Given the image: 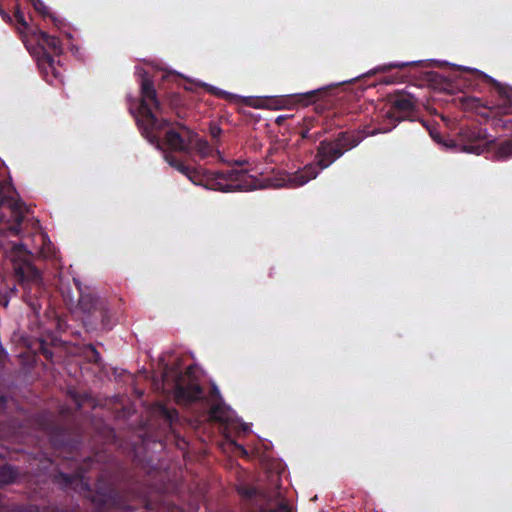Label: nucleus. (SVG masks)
<instances>
[{"instance_id": "38", "label": "nucleus", "mask_w": 512, "mask_h": 512, "mask_svg": "<svg viewBox=\"0 0 512 512\" xmlns=\"http://www.w3.org/2000/svg\"><path fill=\"white\" fill-rule=\"evenodd\" d=\"M213 390H214V392H215V393H218V390H217V388H216V387H214V389H213Z\"/></svg>"}, {"instance_id": "12", "label": "nucleus", "mask_w": 512, "mask_h": 512, "mask_svg": "<svg viewBox=\"0 0 512 512\" xmlns=\"http://www.w3.org/2000/svg\"><path fill=\"white\" fill-rule=\"evenodd\" d=\"M457 141L462 151L477 155L484 153L489 143L486 131L478 126L461 127Z\"/></svg>"}, {"instance_id": "25", "label": "nucleus", "mask_w": 512, "mask_h": 512, "mask_svg": "<svg viewBox=\"0 0 512 512\" xmlns=\"http://www.w3.org/2000/svg\"><path fill=\"white\" fill-rule=\"evenodd\" d=\"M14 17L18 24H20L23 27H27V22L25 20L23 12L20 10L19 5H15V11H14Z\"/></svg>"}, {"instance_id": "22", "label": "nucleus", "mask_w": 512, "mask_h": 512, "mask_svg": "<svg viewBox=\"0 0 512 512\" xmlns=\"http://www.w3.org/2000/svg\"><path fill=\"white\" fill-rule=\"evenodd\" d=\"M161 415L167 420L169 423H173L178 419V412L176 409H170L165 406L160 408Z\"/></svg>"}, {"instance_id": "36", "label": "nucleus", "mask_w": 512, "mask_h": 512, "mask_svg": "<svg viewBox=\"0 0 512 512\" xmlns=\"http://www.w3.org/2000/svg\"><path fill=\"white\" fill-rule=\"evenodd\" d=\"M234 164H235V165H238V166H241V165L243 164V162H241V161H235V162H234Z\"/></svg>"}, {"instance_id": "17", "label": "nucleus", "mask_w": 512, "mask_h": 512, "mask_svg": "<svg viewBox=\"0 0 512 512\" xmlns=\"http://www.w3.org/2000/svg\"><path fill=\"white\" fill-rule=\"evenodd\" d=\"M211 420L226 424L230 421V409L222 402L215 403L209 410Z\"/></svg>"}, {"instance_id": "15", "label": "nucleus", "mask_w": 512, "mask_h": 512, "mask_svg": "<svg viewBox=\"0 0 512 512\" xmlns=\"http://www.w3.org/2000/svg\"><path fill=\"white\" fill-rule=\"evenodd\" d=\"M94 459L91 457H88L82 465H80L77 469V471L73 474H66V473H58L56 476L57 482L63 484L64 486L68 487L76 482H81L84 478V474L92 469V466L94 464Z\"/></svg>"}, {"instance_id": "11", "label": "nucleus", "mask_w": 512, "mask_h": 512, "mask_svg": "<svg viewBox=\"0 0 512 512\" xmlns=\"http://www.w3.org/2000/svg\"><path fill=\"white\" fill-rule=\"evenodd\" d=\"M294 130L295 133L300 136L301 140L316 143L330 131V127L323 116L313 114L304 116L299 120L296 123Z\"/></svg>"}, {"instance_id": "4", "label": "nucleus", "mask_w": 512, "mask_h": 512, "mask_svg": "<svg viewBox=\"0 0 512 512\" xmlns=\"http://www.w3.org/2000/svg\"><path fill=\"white\" fill-rule=\"evenodd\" d=\"M193 184L220 192L250 191L256 188L255 179L243 169L212 172L202 167L192 168L183 162L176 168Z\"/></svg>"}, {"instance_id": "26", "label": "nucleus", "mask_w": 512, "mask_h": 512, "mask_svg": "<svg viewBox=\"0 0 512 512\" xmlns=\"http://www.w3.org/2000/svg\"><path fill=\"white\" fill-rule=\"evenodd\" d=\"M209 134L213 140H218L222 134V129L219 125L212 123L209 126Z\"/></svg>"}, {"instance_id": "16", "label": "nucleus", "mask_w": 512, "mask_h": 512, "mask_svg": "<svg viewBox=\"0 0 512 512\" xmlns=\"http://www.w3.org/2000/svg\"><path fill=\"white\" fill-rule=\"evenodd\" d=\"M38 40L43 46V51H48L50 54L53 53L55 56H60L62 54V43L58 37L49 35L44 31H40Z\"/></svg>"}, {"instance_id": "35", "label": "nucleus", "mask_w": 512, "mask_h": 512, "mask_svg": "<svg viewBox=\"0 0 512 512\" xmlns=\"http://www.w3.org/2000/svg\"><path fill=\"white\" fill-rule=\"evenodd\" d=\"M5 403V397L1 396L0 397V404L3 405Z\"/></svg>"}, {"instance_id": "20", "label": "nucleus", "mask_w": 512, "mask_h": 512, "mask_svg": "<svg viewBox=\"0 0 512 512\" xmlns=\"http://www.w3.org/2000/svg\"><path fill=\"white\" fill-rule=\"evenodd\" d=\"M494 157L498 161H504L512 158V141L506 140L500 143L494 151Z\"/></svg>"}, {"instance_id": "28", "label": "nucleus", "mask_w": 512, "mask_h": 512, "mask_svg": "<svg viewBox=\"0 0 512 512\" xmlns=\"http://www.w3.org/2000/svg\"><path fill=\"white\" fill-rule=\"evenodd\" d=\"M41 253L45 258H56V250L50 245H44L41 249Z\"/></svg>"}, {"instance_id": "10", "label": "nucleus", "mask_w": 512, "mask_h": 512, "mask_svg": "<svg viewBox=\"0 0 512 512\" xmlns=\"http://www.w3.org/2000/svg\"><path fill=\"white\" fill-rule=\"evenodd\" d=\"M389 103L390 108L386 112V118L393 123L392 127L401 121L411 120L417 108L416 98L405 92L391 96Z\"/></svg>"}, {"instance_id": "14", "label": "nucleus", "mask_w": 512, "mask_h": 512, "mask_svg": "<svg viewBox=\"0 0 512 512\" xmlns=\"http://www.w3.org/2000/svg\"><path fill=\"white\" fill-rule=\"evenodd\" d=\"M56 65H59V61L56 62L54 56L48 51H43L38 58V66L44 79L50 84H53L54 80L59 79L61 76Z\"/></svg>"}, {"instance_id": "3", "label": "nucleus", "mask_w": 512, "mask_h": 512, "mask_svg": "<svg viewBox=\"0 0 512 512\" xmlns=\"http://www.w3.org/2000/svg\"><path fill=\"white\" fill-rule=\"evenodd\" d=\"M96 512H110L111 509L127 512L143 507L151 510L146 491L135 482L118 487L114 483L103 484L99 480L96 494L92 498Z\"/></svg>"}, {"instance_id": "30", "label": "nucleus", "mask_w": 512, "mask_h": 512, "mask_svg": "<svg viewBox=\"0 0 512 512\" xmlns=\"http://www.w3.org/2000/svg\"><path fill=\"white\" fill-rule=\"evenodd\" d=\"M0 16L1 18L6 22V23H12V17L11 15L6 12L2 6V4L0 3Z\"/></svg>"}, {"instance_id": "8", "label": "nucleus", "mask_w": 512, "mask_h": 512, "mask_svg": "<svg viewBox=\"0 0 512 512\" xmlns=\"http://www.w3.org/2000/svg\"><path fill=\"white\" fill-rule=\"evenodd\" d=\"M73 280L79 292L78 304L80 309L95 319H99L103 329L111 330L115 325V318L108 301L91 292H84L81 283L75 278Z\"/></svg>"}, {"instance_id": "37", "label": "nucleus", "mask_w": 512, "mask_h": 512, "mask_svg": "<svg viewBox=\"0 0 512 512\" xmlns=\"http://www.w3.org/2000/svg\"><path fill=\"white\" fill-rule=\"evenodd\" d=\"M7 304H8V301H7L6 299H4V303H3V305H4V306H7Z\"/></svg>"}, {"instance_id": "27", "label": "nucleus", "mask_w": 512, "mask_h": 512, "mask_svg": "<svg viewBox=\"0 0 512 512\" xmlns=\"http://www.w3.org/2000/svg\"><path fill=\"white\" fill-rule=\"evenodd\" d=\"M463 105L465 106V108L479 107L481 105V100L473 97L464 98Z\"/></svg>"}, {"instance_id": "24", "label": "nucleus", "mask_w": 512, "mask_h": 512, "mask_svg": "<svg viewBox=\"0 0 512 512\" xmlns=\"http://www.w3.org/2000/svg\"><path fill=\"white\" fill-rule=\"evenodd\" d=\"M165 161L173 168H177L181 164V160L178 159L175 155H173L171 152H166L164 154Z\"/></svg>"}, {"instance_id": "33", "label": "nucleus", "mask_w": 512, "mask_h": 512, "mask_svg": "<svg viewBox=\"0 0 512 512\" xmlns=\"http://www.w3.org/2000/svg\"><path fill=\"white\" fill-rule=\"evenodd\" d=\"M44 355H45V357H46L47 359H49V358H51V357H52V353H51V352H49V351H46V350L44 351Z\"/></svg>"}, {"instance_id": "32", "label": "nucleus", "mask_w": 512, "mask_h": 512, "mask_svg": "<svg viewBox=\"0 0 512 512\" xmlns=\"http://www.w3.org/2000/svg\"><path fill=\"white\" fill-rule=\"evenodd\" d=\"M293 117L292 115H280L276 118L275 123L277 125H282L287 119Z\"/></svg>"}, {"instance_id": "23", "label": "nucleus", "mask_w": 512, "mask_h": 512, "mask_svg": "<svg viewBox=\"0 0 512 512\" xmlns=\"http://www.w3.org/2000/svg\"><path fill=\"white\" fill-rule=\"evenodd\" d=\"M167 100L172 108H177L182 105V98L178 93H170L167 96Z\"/></svg>"}, {"instance_id": "31", "label": "nucleus", "mask_w": 512, "mask_h": 512, "mask_svg": "<svg viewBox=\"0 0 512 512\" xmlns=\"http://www.w3.org/2000/svg\"><path fill=\"white\" fill-rule=\"evenodd\" d=\"M407 64L405 63H390L388 65H384L381 70L382 71H388V70H391V69H395V68H403L405 67Z\"/></svg>"}, {"instance_id": "21", "label": "nucleus", "mask_w": 512, "mask_h": 512, "mask_svg": "<svg viewBox=\"0 0 512 512\" xmlns=\"http://www.w3.org/2000/svg\"><path fill=\"white\" fill-rule=\"evenodd\" d=\"M86 358L88 359L89 362L94 363V364H99L101 361L100 353L92 345H89L86 348Z\"/></svg>"}, {"instance_id": "19", "label": "nucleus", "mask_w": 512, "mask_h": 512, "mask_svg": "<svg viewBox=\"0 0 512 512\" xmlns=\"http://www.w3.org/2000/svg\"><path fill=\"white\" fill-rule=\"evenodd\" d=\"M19 475L18 470L11 465H3L0 467V487L11 484L16 481Z\"/></svg>"}, {"instance_id": "2", "label": "nucleus", "mask_w": 512, "mask_h": 512, "mask_svg": "<svg viewBox=\"0 0 512 512\" xmlns=\"http://www.w3.org/2000/svg\"><path fill=\"white\" fill-rule=\"evenodd\" d=\"M363 138L358 131H341L333 138L320 140L316 147L315 161L293 173L289 182L299 187L315 179L321 170L327 169L347 151L358 146Z\"/></svg>"}, {"instance_id": "34", "label": "nucleus", "mask_w": 512, "mask_h": 512, "mask_svg": "<svg viewBox=\"0 0 512 512\" xmlns=\"http://www.w3.org/2000/svg\"><path fill=\"white\" fill-rule=\"evenodd\" d=\"M392 128H387V129H379L378 132H382V133H385V132H388L390 131Z\"/></svg>"}, {"instance_id": "1", "label": "nucleus", "mask_w": 512, "mask_h": 512, "mask_svg": "<svg viewBox=\"0 0 512 512\" xmlns=\"http://www.w3.org/2000/svg\"><path fill=\"white\" fill-rule=\"evenodd\" d=\"M152 107L156 112L162 113V105L157 97L154 83L144 72L141 78V101L139 104V118L137 119L142 135L161 150L165 145L171 151L190 153L194 150L201 158L211 155L212 148L208 141L184 124L177 123L178 129H168L162 141L159 132L170 126L171 123L166 119L157 118L152 111Z\"/></svg>"}, {"instance_id": "6", "label": "nucleus", "mask_w": 512, "mask_h": 512, "mask_svg": "<svg viewBox=\"0 0 512 512\" xmlns=\"http://www.w3.org/2000/svg\"><path fill=\"white\" fill-rule=\"evenodd\" d=\"M236 490L248 512H292L285 502H280L276 508L269 507L280 498L279 491L267 492L247 484H239Z\"/></svg>"}, {"instance_id": "13", "label": "nucleus", "mask_w": 512, "mask_h": 512, "mask_svg": "<svg viewBox=\"0 0 512 512\" xmlns=\"http://www.w3.org/2000/svg\"><path fill=\"white\" fill-rule=\"evenodd\" d=\"M481 77L485 83L491 86L497 113L512 114V88L501 84L485 73H481Z\"/></svg>"}, {"instance_id": "29", "label": "nucleus", "mask_w": 512, "mask_h": 512, "mask_svg": "<svg viewBox=\"0 0 512 512\" xmlns=\"http://www.w3.org/2000/svg\"><path fill=\"white\" fill-rule=\"evenodd\" d=\"M208 91L211 92L213 95L221 97V98L227 99V98L230 97V94L228 92L223 91V90H221L219 88H216V87L209 86Z\"/></svg>"}, {"instance_id": "18", "label": "nucleus", "mask_w": 512, "mask_h": 512, "mask_svg": "<svg viewBox=\"0 0 512 512\" xmlns=\"http://www.w3.org/2000/svg\"><path fill=\"white\" fill-rule=\"evenodd\" d=\"M324 91H325L324 88H320V89H315V90L308 91L305 93H297V94L292 95L291 97L293 99H295V101L298 104H301L303 106H308L312 103H315L318 100L319 96L324 93Z\"/></svg>"}, {"instance_id": "9", "label": "nucleus", "mask_w": 512, "mask_h": 512, "mask_svg": "<svg viewBox=\"0 0 512 512\" xmlns=\"http://www.w3.org/2000/svg\"><path fill=\"white\" fill-rule=\"evenodd\" d=\"M204 391L192 366L186 368L184 373L177 374L174 382V398L178 404L189 405L203 398Z\"/></svg>"}, {"instance_id": "5", "label": "nucleus", "mask_w": 512, "mask_h": 512, "mask_svg": "<svg viewBox=\"0 0 512 512\" xmlns=\"http://www.w3.org/2000/svg\"><path fill=\"white\" fill-rule=\"evenodd\" d=\"M12 184L0 181V235L17 236L30 208L19 198Z\"/></svg>"}, {"instance_id": "7", "label": "nucleus", "mask_w": 512, "mask_h": 512, "mask_svg": "<svg viewBox=\"0 0 512 512\" xmlns=\"http://www.w3.org/2000/svg\"><path fill=\"white\" fill-rule=\"evenodd\" d=\"M15 273L23 290L24 301L33 309L41 307L40 297L44 294L42 273L32 263L24 261L15 266Z\"/></svg>"}]
</instances>
